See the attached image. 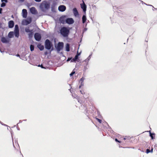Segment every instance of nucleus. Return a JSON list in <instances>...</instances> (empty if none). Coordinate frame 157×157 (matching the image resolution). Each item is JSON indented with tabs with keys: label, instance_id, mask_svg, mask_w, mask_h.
<instances>
[{
	"label": "nucleus",
	"instance_id": "1",
	"mask_svg": "<svg viewBox=\"0 0 157 157\" xmlns=\"http://www.w3.org/2000/svg\"><path fill=\"white\" fill-rule=\"evenodd\" d=\"M61 34L64 37H67L70 32V30L67 27H63L60 30Z\"/></svg>",
	"mask_w": 157,
	"mask_h": 157
},
{
	"label": "nucleus",
	"instance_id": "2",
	"mask_svg": "<svg viewBox=\"0 0 157 157\" xmlns=\"http://www.w3.org/2000/svg\"><path fill=\"white\" fill-rule=\"evenodd\" d=\"M49 7V4L46 2H42L40 6L41 9L43 11H44L48 9Z\"/></svg>",
	"mask_w": 157,
	"mask_h": 157
},
{
	"label": "nucleus",
	"instance_id": "3",
	"mask_svg": "<svg viewBox=\"0 0 157 157\" xmlns=\"http://www.w3.org/2000/svg\"><path fill=\"white\" fill-rule=\"evenodd\" d=\"M45 48L46 49L49 50L52 46V45L49 40L47 39L45 41Z\"/></svg>",
	"mask_w": 157,
	"mask_h": 157
},
{
	"label": "nucleus",
	"instance_id": "4",
	"mask_svg": "<svg viewBox=\"0 0 157 157\" xmlns=\"http://www.w3.org/2000/svg\"><path fill=\"white\" fill-rule=\"evenodd\" d=\"M63 42H59L56 48L57 51H60L63 48Z\"/></svg>",
	"mask_w": 157,
	"mask_h": 157
},
{
	"label": "nucleus",
	"instance_id": "5",
	"mask_svg": "<svg viewBox=\"0 0 157 157\" xmlns=\"http://www.w3.org/2000/svg\"><path fill=\"white\" fill-rule=\"evenodd\" d=\"M34 38L36 41H39L41 38V35L39 33H36L34 34Z\"/></svg>",
	"mask_w": 157,
	"mask_h": 157
},
{
	"label": "nucleus",
	"instance_id": "6",
	"mask_svg": "<svg viewBox=\"0 0 157 157\" xmlns=\"http://www.w3.org/2000/svg\"><path fill=\"white\" fill-rule=\"evenodd\" d=\"M31 18H29V20H25L22 21V25H27L30 24L31 22Z\"/></svg>",
	"mask_w": 157,
	"mask_h": 157
},
{
	"label": "nucleus",
	"instance_id": "7",
	"mask_svg": "<svg viewBox=\"0 0 157 157\" xmlns=\"http://www.w3.org/2000/svg\"><path fill=\"white\" fill-rule=\"evenodd\" d=\"M66 22L69 24H71L74 23V21L72 18H68L66 20Z\"/></svg>",
	"mask_w": 157,
	"mask_h": 157
},
{
	"label": "nucleus",
	"instance_id": "8",
	"mask_svg": "<svg viewBox=\"0 0 157 157\" xmlns=\"http://www.w3.org/2000/svg\"><path fill=\"white\" fill-rule=\"evenodd\" d=\"M66 9V7L64 5H61L58 7V10L59 11L63 12Z\"/></svg>",
	"mask_w": 157,
	"mask_h": 157
},
{
	"label": "nucleus",
	"instance_id": "9",
	"mask_svg": "<svg viewBox=\"0 0 157 157\" xmlns=\"http://www.w3.org/2000/svg\"><path fill=\"white\" fill-rule=\"evenodd\" d=\"M22 16L24 18H26L27 15V10L25 9H23L22 10Z\"/></svg>",
	"mask_w": 157,
	"mask_h": 157
},
{
	"label": "nucleus",
	"instance_id": "10",
	"mask_svg": "<svg viewBox=\"0 0 157 157\" xmlns=\"http://www.w3.org/2000/svg\"><path fill=\"white\" fill-rule=\"evenodd\" d=\"M1 41L4 43H7L9 42V40H7L6 38L5 37H2L1 39Z\"/></svg>",
	"mask_w": 157,
	"mask_h": 157
},
{
	"label": "nucleus",
	"instance_id": "11",
	"mask_svg": "<svg viewBox=\"0 0 157 157\" xmlns=\"http://www.w3.org/2000/svg\"><path fill=\"white\" fill-rule=\"evenodd\" d=\"M30 11L33 14H36L37 12V10L36 8L34 7H32L30 8Z\"/></svg>",
	"mask_w": 157,
	"mask_h": 157
},
{
	"label": "nucleus",
	"instance_id": "12",
	"mask_svg": "<svg viewBox=\"0 0 157 157\" xmlns=\"http://www.w3.org/2000/svg\"><path fill=\"white\" fill-rule=\"evenodd\" d=\"M14 25V21H10L8 22V26L9 28H12Z\"/></svg>",
	"mask_w": 157,
	"mask_h": 157
},
{
	"label": "nucleus",
	"instance_id": "13",
	"mask_svg": "<svg viewBox=\"0 0 157 157\" xmlns=\"http://www.w3.org/2000/svg\"><path fill=\"white\" fill-rule=\"evenodd\" d=\"M81 8L83 9V11L84 12H85L86 10V6L84 2H83V3L81 4Z\"/></svg>",
	"mask_w": 157,
	"mask_h": 157
},
{
	"label": "nucleus",
	"instance_id": "14",
	"mask_svg": "<svg viewBox=\"0 0 157 157\" xmlns=\"http://www.w3.org/2000/svg\"><path fill=\"white\" fill-rule=\"evenodd\" d=\"M73 12L74 15L75 16H77L78 15V12L76 8H75L73 9Z\"/></svg>",
	"mask_w": 157,
	"mask_h": 157
},
{
	"label": "nucleus",
	"instance_id": "15",
	"mask_svg": "<svg viewBox=\"0 0 157 157\" xmlns=\"http://www.w3.org/2000/svg\"><path fill=\"white\" fill-rule=\"evenodd\" d=\"M14 33L13 32H10L9 33L8 36L9 38H11L13 37Z\"/></svg>",
	"mask_w": 157,
	"mask_h": 157
},
{
	"label": "nucleus",
	"instance_id": "16",
	"mask_svg": "<svg viewBox=\"0 0 157 157\" xmlns=\"http://www.w3.org/2000/svg\"><path fill=\"white\" fill-rule=\"evenodd\" d=\"M66 50L67 52L70 51V45L69 44L67 43L66 44Z\"/></svg>",
	"mask_w": 157,
	"mask_h": 157
},
{
	"label": "nucleus",
	"instance_id": "17",
	"mask_svg": "<svg viewBox=\"0 0 157 157\" xmlns=\"http://www.w3.org/2000/svg\"><path fill=\"white\" fill-rule=\"evenodd\" d=\"M38 48L40 51L43 50L44 49V46L43 45H41L40 44L38 45Z\"/></svg>",
	"mask_w": 157,
	"mask_h": 157
},
{
	"label": "nucleus",
	"instance_id": "18",
	"mask_svg": "<svg viewBox=\"0 0 157 157\" xmlns=\"http://www.w3.org/2000/svg\"><path fill=\"white\" fill-rule=\"evenodd\" d=\"M25 30L26 33H30L31 31H33V30H30L29 27L26 28Z\"/></svg>",
	"mask_w": 157,
	"mask_h": 157
},
{
	"label": "nucleus",
	"instance_id": "19",
	"mask_svg": "<svg viewBox=\"0 0 157 157\" xmlns=\"http://www.w3.org/2000/svg\"><path fill=\"white\" fill-rule=\"evenodd\" d=\"M86 20V17L85 15H83L82 17V23H85Z\"/></svg>",
	"mask_w": 157,
	"mask_h": 157
},
{
	"label": "nucleus",
	"instance_id": "20",
	"mask_svg": "<svg viewBox=\"0 0 157 157\" xmlns=\"http://www.w3.org/2000/svg\"><path fill=\"white\" fill-rule=\"evenodd\" d=\"M33 31H31L28 34L29 37V38H31L33 37Z\"/></svg>",
	"mask_w": 157,
	"mask_h": 157
},
{
	"label": "nucleus",
	"instance_id": "21",
	"mask_svg": "<svg viewBox=\"0 0 157 157\" xmlns=\"http://www.w3.org/2000/svg\"><path fill=\"white\" fill-rule=\"evenodd\" d=\"M60 21L61 23L64 24L65 22L64 18L63 17H60Z\"/></svg>",
	"mask_w": 157,
	"mask_h": 157
},
{
	"label": "nucleus",
	"instance_id": "22",
	"mask_svg": "<svg viewBox=\"0 0 157 157\" xmlns=\"http://www.w3.org/2000/svg\"><path fill=\"white\" fill-rule=\"evenodd\" d=\"M14 34L16 37H18L19 35V31H14Z\"/></svg>",
	"mask_w": 157,
	"mask_h": 157
},
{
	"label": "nucleus",
	"instance_id": "23",
	"mask_svg": "<svg viewBox=\"0 0 157 157\" xmlns=\"http://www.w3.org/2000/svg\"><path fill=\"white\" fill-rule=\"evenodd\" d=\"M19 31V29L18 25H16L15 26L14 31Z\"/></svg>",
	"mask_w": 157,
	"mask_h": 157
},
{
	"label": "nucleus",
	"instance_id": "24",
	"mask_svg": "<svg viewBox=\"0 0 157 157\" xmlns=\"http://www.w3.org/2000/svg\"><path fill=\"white\" fill-rule=\"evenodd\" d=\"M150 136H151V139H154V136H155V134L154 133H152L150 132Z\"/></svg>",
	"mask_w": 157,
	"mask_h": 157
},
{
	"label": "nucleus",
	"instance_id": "25",
	"mask_svg": "<svg viewBox=\"0 0 157 157\" xmlns=\"http://www.w3.org/2000/svg\"><path fill=\"white\" fill-rule=\"evenodd\" d=\"M30 50L31 51H33L34 50V46L33 45H31L30 46Z\"/></svg>",
	"mask_w": 157,
	"mask_h": 157
},
{
	"label": "nucleus",
	"instance_id": "26",
	"mask_svg": "<svg viewBox=\"0 0 157 157\" xmlns=\"http://www.w3.org/2000/svg\"><path fill=\"white\" fill-rule=\"evenodd\" d=\"M130 137L125 136L124 138V140H126L127 139L128 140H130Z\"/></svg>",
	"mask_w": 157,
	"mask_h": 157
},
{
	"label": "nucleus",
	"instance_id": "27",
	"mask_svg": "<svg viewBox=\"0 0 157 157\" xmlns=\"http://www.w3.org/2000/svg\"><path fill=\"white\" fill-rule=\"evenodd\" d=\"M6 6V4L5 3L2 2V3L1 4V7H3L5 6Z\"/></svg>",
	"mask_w": 157,
	"mask_h": 157
},
{
	"label": "nucleus",
	"instance_id": "28",
	"mask_svg": "<svg viewBox=\"0 0 157 157\" xmlns=\"http://www.w3.org/2000/svg\"><path fill=\"white\" fill-rule=\"evenodd\" d=\"M79 56V55H76L75 56V57L74 58L76 60H77V59H78V56Z\"/></svg>",
	"mask_w": 157,
	"mask_h": 157
},
{
	"label": "nucleus",
	"instance_id": "29",
	"mask_svg": "<svg viewBox=\"0 0 157 157\" xmlns=\"http://www.w3.org/2000/svg\"><path fill=\"white\" fill-rule=\"evenodd\" d=\"M96 119L97 120V121L99 122L100 123H101V122H102V121L101 120V119H98V118H96Z\"/></svg>",
	"mask_w": 157,
	"mask_h": 157
},
{
	"label": "nucleus",
	"instance_id": "30",
	"mask_svg": "<svg viewBox=\"0 0 157 157\" xmlns=\"http://www.w3.org/2000/svg\"><path fill=\"white\" fill-rule=\"evenodd\" d=\"M75 72L74 71H73L70 74V75L71 76H72L74 74H75Z\"/></svg>",
	"mask_w": 157,
	"mask_h": 157
},
{
	"label": "nucleus",
	"instance_id": "31",
	"mask_svg": "<svg viewBox=\"0 0 157 157\" xmlns=\"http://www.w3.org/2000/svg\"><path fill=\"white\" fill-rule=\"evenodd\" d=\"M115 141L116 142H119V143H121V141H120L118 140L117 139H116V138L115 139Z\"/></svg>",
	"mask_w": 157,
	"mask_h": 157
},
{
	"label": "nucleus",
	"instance_id": "32",
	"mask_svg": "<svg viewBox=\"0 0 157 157\" xmlns=\"http://www.w3.org/2000/svg\"><path fill=\"white\" fill-rule=\"evenodd\" d=\"M76 60H75L74 58H73L72 59H71V62H75L76 61Z\"/></svg>",
	"mask_w": 157,
	"mask_h": 157
},
{
	"label": "nucleus",
	"instance_id": "33",
	"mask_svg": "<svg viewBox=\"0 0 157 157\" xmlns=\"http://www.w3.org/2000/svg\"><path fill=\"white\" fill-rule=\"evenodd\" d=\"M38 67H40L41 68H45L42 65H38Z\"/></svg>",
	"mask_w": 157,
	"mask_h": 157
},
{
	"label": "nucleus",
	"instance_id": "34",
	"mask_svg": "<svg viewBox=\"0 0 157 157\" xmlns=\"http://www.w3.org/2000/svg\"><path fill=\"white\" fill-rule=\"evenodd\" d=\"M150 152V150L149 149H147L146 150V152L147 153H149Z\"/></svg>",
	"mask_w": 157,
	"mask_h": 157
},
{
	"label": "nucleus",
	"instance_id": "35",
	"mask_svg": "<svg viewBox=\"0 0 157 157\" xmlns=\"http://www.w3.org/2000/svg\"><path fill=\"white\" fill-rule=\"evenodd\" d=\"M72 59V58H68L67 59V61H69L70 60H71Z\"/></svg>",
	"mask_w": 157,
	"mask_h": 157
},
{
	"label": "nucleus",
	"instance_id": "36",
	"mask_svg": "<svg viewBox=\"0 0 157 157\" xmlns=\"http://www.w3.org/2000/svg\"><path fill=\"white\" fill-rule=\"evenodd\" d=\"M80 91L81 93L82 94H85V92L83 91L80 90Z\"/></svg>",
	"mask_w": 157,
	"mask_h": 157
},
{
	"label": "nucleus",
	"instance_id": "37",
	"mask_svg": "<svg viewBox=\"0 0 157 157\" xmlns=\"http://www.w3.org/2000/svg\"><path fill=\"white\" fill-rule=\"evenodd\" d=\"M84 79V78L82 77L81 78L80 80L82 82L83 81Z\"/></svg>",
	"mask_w": 157,
	"mask_h": 157
},
{
	"label": "nucleus",
	"instance_id": "38",
	"mask_svg": "<svg viewBox=\"0 0 157 157\" xmlns=\"http://www.w3.org/2000/svg\"><path fill=\"white\" fill-rule=\"evenodd\" d=\"M1 1H2V2H7V0H1Z\"/></svg>",
	"mask_w": 157,
	"mask_h": 157
},
{
	"label": "nucleus",
	"instance_id": "39",
	"mask_svg": "<svg viewBox=\"0 0 157 157\" xmlns=\"http://www.w3.org/2000/svg\"><path fill=\"white\" fill-rule=\"evenodd\" d=\"M35 1H36V2H40L41 1V0H35Z\"/></svg>",
	"mask_w": 157,
	"mask_h": 157
},
{
	"label": "nucleus",
	"instance_id": "40",
	"mask_svg": "<svg viewBox=\"0 0 157 157\" xmlns=\"http://www.w3.org/2000/svg\"><path fill=\"white\" fill-rule=\"evenodd\" d=\"M44 55H47V54H48V52H47V51H46V52H44Z\"/></svg>",
	"mask_w": 157,
	"mask_h": 157
},
{
	"label": "nucleus",
	"instance_id": "41",
	"mask_svg": "<svg viewBox=\"0 0 157 157\" xmlns=\"http://www.w3.org/2000/svg\"><path fill=\"white\" fill-rule=\"evenodd\" d=\"M2 9L1 8H0V13H2Z\"/></svg>",
	"mask_w": 157,
	"mask_h": 157
},
{
	"label": "nucleus",
	"instance_id": "42",
	"mask_svg": "<svg viewBox=\"0 0 157 157\" xmlns=\"http://www.w3.org/2000/svg\"><path fill=\"white\" fill-rule=\"evenodd\" d=\"M25 0H20V1H21L22 2H23Z\"/></svg>",
	"mask_w": 157,
	"mask_h": 157
},
{
	"label": "nucleus",
	"instance_id": "43",
	"mask_svg": "<svg viewBox=\"0 0 157 157\" xmlns=\"http://www.w3.org/2000/svg\"><path fill=\"white\" fill-rule=\"evenodd\" d=\"M90 58V56H89L88 57V59H89Z\"/></svg>",
	"mask_w": 157,
	"mask_h": 157
},
{
	"label": "nucleus",
	"instance_id": "44",
	"mask_svg": "<svg viewBox=\"0 0 157 157\" xmlns=\"http://www.w3.org/2000/svg\"><path fill=\"white\" fill-rule=\"evenodd\" d=\"M77 55H79H79H80V53H77Z\"/></svg>",
	"mask_w": 157,
	"mask_h": 157
},
{
	"label": "nucleus",
	"instance_id": "45",
	"mask_svg": "<svg viewBox=\"0 0 157 157\" xmlns=\"http://www.w3.org/2000/svg\"><path fill=\"white\" fill-rule=\"evenodd\" d=\"M17 56H19L20 55L19 54H18V55H17Z\"/></svg>",
	"mask_w": 157,
	"mask_h": 157
},
{
	"label": "nucleus",
	"instance_id": "46",
	"mask_svg": "<svg viewBox=\"0 0 157 157\" xmlns=\"http://www.w3.org/2000/svg\"><path fill=\"white\" fill-rule=\"evenodd\" d=\"M81 87V86H79V88H80Z\"/></svg>",
	"mask_w": 157,
	"mask_h": 157
}]
</instances>
